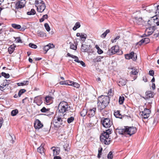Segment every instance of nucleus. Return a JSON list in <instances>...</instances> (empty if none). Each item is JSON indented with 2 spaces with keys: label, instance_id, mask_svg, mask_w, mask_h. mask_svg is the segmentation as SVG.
<instances>
[{
  "label": "nucleus",
  "instance_id": "1",
  "mask_svg": "<svg viewBox=\"0 0 159 159\" xmlns=\"http://www.w3.org/2000/svg\"><path fill=\"white\" fill-rule=\"evenodd\" d=\"M116 131L121 134H128L130 136L135 134L137 131V129L134 126H124V128L118 127L116 129Z\"/></svg>",
  "mask_w": 159,
  "mask_h": 159
},
{
  "label": "nucleus",
  "instance_id": "2",
  "mask_svg": "<svg viewBox=\"0 0 159 159\" xmlns=\"http://www.w3.org/2000/svg\"><path fill=\"white\" fill-rule=\"evenodd\" d=\"M110 98L108 96L101 95L98 99V106L100 111L108 105L110 102Z\"/></svg>",
  "mask_w": 159,
  "mask_h": 159
},
{
  "label": "nucleus",
  "instance_id": "3",
  "mask_svg": "<svg viewBox=\"0 0 159 159\" xmlns=\"http://www.w3.org/2000/svg\"><path fill=\"white\" fill-rule=\"evenodd\" d=\"M70 107L69 106L67 102L65 101H62L60 102L58 105V113H62V116H63L65 115L64 113L70 110Z\"/></svg>",
  "mask_w": 159,
  "mask_h": 159
},
{
  "label": "nucleus",
  "instance_id": "4",
  "mask_svg": "<svg viewBox=\"0 0 159 159\" xmlns=\"http://www.w3.org/2000/svg\"><path fill=\"white\" fill-rule=\"evenodd\" d=\"M35 5L37 11L39 12H43L46 8L45 4L42 0H36Z\"/></svg>",
  "mask_w": 159,
  "mask_h": 159
},
{
  "label": "nucleus",
  "instance_id": "5",
  "mask_svg": "<svg viewBox=\"0 0 159 159\" xmlns=\"http://www.w3.org/2000/svg\"><path fill=\"white\" fill-rule=\"evenodd\" d=\"M109 135L104 131L100 135V138L101 142L105 145H108L110 143L111 139Z\"/></svg>",
  "mask_w": 159,
  "mask_h": 159
},
{
  "label": "nucleus",
  "instance_id": "6",
  "mask_svg": "<svg viewBox=\"0 0 159 159\" xmlns=\"http://www.w3.org/2000/svg\"><path fill=\"white\" fill-rule=\"evenodd\" d=\"M101 122L103 126L106 128H110L113 124L112 120L109 118H102Z\"/></svg>",
  "mask_w": 159,
  "mask_h": 159
},
{
  "label": "nucleus",
  "instance_id": "7",
  "mask_svg": "<svg viewBox=\"0 0 159 159\" xmlns=\"http://www.w3.org/2000/svg\"><path fill=\"white\" fill-rule=\"evenodd\" d=\"M63 124L62 118L60 116L55 117L53 120V124L55 128L60 127Z\"/></svg>",
  "mask_w": 159,
  "mask_h": 159
},
{
  "label": "nucleus",
  "instance_id": "8",
  "mask_svg": "<svg viewBox=\"0 0 159 159\" xmlns=\"http://www.w3.org/2000/svg\"><path fill=\"white\" fill-rule=\"evenodd\" d=\"M119 50V47L118 46H115L112 47L109 49L107 52V54L109 55H111L117 53Z\"/></svg>",
  "mask_w": 159,
  "mask_h": 159
},
{
  "label": "nucleus",
  "instance_id": "9",
  "mask_svg": "<svg viewBox=\"0 0 159 159\" xmlns=\"http://www.w3.org/2000/svg\"><path fill=\"white\" fill-rule=\"evenodd\" d=\"M125 57L126 59L129 60L132 59L133 61H135L137 58L136 54L134 52H132L129 54H127L125 55Z\"/></svg>",
  "mask_w": 159,
  "mask_h": 159
},
{
  "label": "nucleus",
  "instance_id": "10",
  "mask_svg": "<svg viewBox=\"0 0 159 159\" xmlns=\"http://www.w3.org/2000/svg\"><path fill=\"white\" fill-rule=\"evenodd\" d=\"M25 3L26 2L25 0H21L19 1L16 4V8L18 9L23 8L25 6Z\"/></svg>",
  "mask_w": 159,
  "mask_h": 159
},
{
  "label": "nucleus",
  "instance_id": "11",
  "mask_svg": "<svg viewBox=\"0 0 159 159\" xmlns=\"http://www.w3.org/2000/svg\"><path fill=\"white\" fill-rule=\"evenodd\" d=\"M91 48L90 45H88L86 44H83L81 45V50L83 52H89L90 51V48Z\"/></svg>",
  "mask_w": 159,
  "mask_h": 159
},
{
  "label": "nucleus",
  "instance_id": "12",
  "mask_svg": "<svg viewBox=\"0 0 159 159\" xmlns=\"http://www.w3.org/2000/svg\"><path fill=\"white\" fill-rule=\"evenodd\" d=\"M142 115L143 116L144 119H146L148 118L151 113V111L147 108H145L143 111L142 112Z\"/></svg>",
  "mask_w": 159,
  "mask_h": 159
},
{
  "label": "nucleus",
  "instance_id": "13",
  "mask_svg": "<svg viewBox=\"0 0 159 159\" xmlns=\"http://www.w3.org/2000/svg\"><path fill=\"white\" fill-rule=\"evenodd\" d=\"M96 109L95 107L93 108L92 109H90L87 111V116L89 117H91L93 116L95 114V111Z\"/></svg>",
  "mask_w": 159,
  "mask_h": 159
},
{
  "label": "nucleus",
  "instance_id": "14",
  "mask_svg": "<svg viewBox=\"0 0 159 159\" xmlns=\"http://www.w3.org/2000/svg\"><path fill=\"white\" fill-rule=\"evenodd\" d=\"M43 125L41 122L38 119L35 120L34 123V127L35 129H39L43 126Z\"/></svg>",
  "mask_w": 159,
  "mask_h": 159
},
{
  "label": "nucleus",
  "instance_id": "15",
  "mask_svg": "<svg viewBox=\"0 0 159 159\" xmlns=\"http://www.w3.org/2000/svg\"><path fill=\"white\" fill-rule=\"evenodd\" d=\"M149 39L148 38H146L142 39L137 43V44L141 46L143 43H144L145 44H146L149 43Z\"/></svg>",
  "mask_w": 159,
  "mask_h": 159
},
{
  "label": "nucleus",
  "instance_id": "16",
  "mask_svg": "<svg viewBox=\"0 0 159 159\" xmlns=\"http://www.w3.org/2000/svg\"><path fill=\"white\" fill-rule=\"evenodd\" d=\"M50 110V109H46L45 107H43L40 110V111L42 112H47V114L46 115L49 116L52 115L53 114V112H49V111Z\"/></svg>",
  "mask_w": 159,
  "mask_h": 159
},
{
  "label": "nucleus",
  "instance_id": "17",
  "mask_svg": "<svg viewBox=\"0 0 159 159\" xmlns=\"http://www.w3.org/2000/svg\"><path fill=\"white\" fill-rule=\"evenodd\" d=\"M54 45L53 44H51V43H49L48 44L44 46L43 48V50L46 51L45 53H46L49 49L54 48Z\"/></svg>",
  "mask_w": 159,
  "mask_h": 159
},
{
  "label": "nucleus",
  "instance_id": "18",
  "mask_svg": "<svg viewBox=\"0 0 159 159\" xmlns=\"http://www.w3.org/2000/svg\"><path fill=\"white\" fill-rule=\"evenodd\" d=\"M52 149L53 152V156H56L59 154L60 152V149L59 148L55 147H52L51 148Z\"/></svg>",
  "mask_w": 159,
  "mask_h": 159
},
{
  "label": "nucleus",
  "instance_id": "19",
  "mask_svg": "<svg viewBox=\"0 0 159 159\" xmlns=\"http://www.w3.org/2000/svg\"><path fill=\"white\" fill-rule=\"evenodd\" d=\"M146 95L145 98L143 97L145 99L146 98L148 99L151 98H153L154 96V95L153 94L152 92L150 91H147L146 92Z\"/></svg>",
  "mask_w": 159,
  "mask_h": 159
},
{
  "label": "nucleus",
  "instance_id": "20",
  "mask_svg": "<svg viewBox=\"0 0 159 159\" xmlns=\"http://www.w3.org/2000/svg\"><path fill=\"white\" fill-rule=\"evenodd\" d=\"M44 144L43 143H42L40 145V146L38 148L37 152L41 154H42L44 152L43 147Z\"/></svg>",
  "mask_w": 159,
  "mask_h": 159
},
{
  "label": "nucleus",
  "instance_id": "21",
  "mask_svg": "<svg viewBox=\"0 0 159 159\" xmlns=\"http://www.w3.org/2000/svg\"><path fill=\"white\" fill-rule=\"evenodd\" d=\"M118 85L120 86H123L126 84V81L124 79H120L118 83Z\"/></svg>",
  "mask_w": 159,
  "mask_h": 159
},
{
  "label": "nucleus",
  "instance_id": "22",
  "mask_svg": "<svg viewBox=\"0 0 159 159\" xmlns=\"http://www.w3.org/2000/svg\"><path fill=\"white\" fill-rule=\"evenodd\" d=\"M16 46L14 44L11 45L8 48V51L9 54H11L14 51Z\"/></svg>",
  "mask_w": 159,
  "mask_h": 159
},
{
  "label": "nucleus",
  "instance_id": "23",
  "mask_svg": "<svg viewBox=\"0 0 159 159\" xmlns=\"http://www.w3.org/2000/svg\"><path fill=\"white\" fill-rule=\"evenodd\" d=\"M29 82L28 80L24 81L23 82L17 83V85L19 86H23L25 85H27L29 84Z\"/></svg>",
  "mask_w": 159,
  "mask_h": 159
},
{
  "label": "nucleus",
  "instance_id": "24",
  "mask_svg": "<svg viewBox=\"0 0 159 159\" xmlns=\"http://www.w3.org/2000/svg\"><path fill=\"white\" fill-rule=\"evenodd\" d=\"M114 115L116 118H121L122 115L120 113L119 111H116L114 112Z\"/></svg>",
  "mask_w": 159,
  "mask_h": 159
},
{
  "label": "nucleus",
  "instance_id": "25",
  "mask_svg": "<svg viewBox=\"0 0 159 159\" xmlns=\"http://www.w3.org/2000/svg\"><path fill=\"white\" fill-rule=\"evenodd\" d=\"M37 34L40 37H44L46 36V34L43 32L41 31H38L37 32Z\"/></svg>",
  "mask_w": 159,
  "mask_h": 159
},
{
  "label": "nucleus",
  "instance_id": "26",
  "mask_svg": "<svg viewBox=\"0 0 159 159\" xmlns=\"http://www.w3.org/2000/svg\"><path fill=\"white\" fill-rule=\"evenodd\" d=\"M7 84V83L4 82L1 84L0 86V89L1 91L4 90L6 88Z\"/></svg>",
  "mask_w": 159,
  "mask_h": 159
},
{
  "label": "nucleus",
  "instance_id": "27",
  "mask_svg": "<svg viewBox=\"0 0 159 159\" xmlns=\"http://www.w3.org/2000/svg\"><path fill=\"white\" fill-rule=\"evenodd\" d=\"M80 27V23L79 22H77L75 24V26L73 28L74 30H75L77 29Z\"/></svg>",
  "mask_w": 159,
  "mask_h": 159
},
{
  "label": "nucleus",
  "instance_id": "28",
  "mask_svg": "<svg viewBox=\"0 0 159 159\" xmlns=\"http://www.w3.org/2000/svg\"><path fill=\"white\" fill-rule=\"evenodd\" d=\"M110 30L109 29H107L106 31L103 33L101 36V38H104L106 36L107 34L110 32Z\"/></svg>",
  "mask_w": 159,
  "mask_h": 159
},
{
  "label": "nucleus",
  "instance_id": "29",
  "mask_svg": "<svg viewBox=\"0 0 159 159\" xmlns=\"http://www.w3.org/2000/svg\"><path fill=\"white\" fill-rule=\"evenodd\" d=\"M11 26L13 28L17 29H20L21 28V26L20 25L16 24H12Z\"/></svg>",
  "mask_w": 159,
  "mask_h": 159
},
{
  "label": "nucleus",
  "instance_id": "30",
  "mask_svg": "<svg viewBox=\"0 0 159 159\" xmlns=\"http://www.w3.org/2000/svg\"><path fill=\"white\" fill-rule=\"evenodd\" d=\"M18 113V110L17 109L14 110L12 111L11 112V115L12 116H14Z\"/></svg>",
  "mask_w": 159,
  "mask_h": 159
},
{
  "label": "nucleus",
  "instance_id": "31",
  "mask_svg": "<svg viewBox=\"0 0 159 159\" xmlns=\"http://www.w3.org/2000/svg\"><path fill=\"white\" fill-rule=\"evenodd\" d=\"M86 114H88L87 111L86 109H83L80 112L81 116H84Z\"/></svg>",
  "mask_w": 159,
  "mask_h": 159
},
{
  "label": "nucleus",
  "instance_id": "32",
  "mask_svg": "<svg viewBox=\"0 0 159 159\" xmlns=\"http://www.w3.org/2000/svg\"><path fill=\"white\" fill-rule=\"evenodd\" d=\"M46 102L47 103H49L50 102V101L52 100V97L48 96H47L45 98Z\"/></svg>",
  "mask_w": 159,
  "mask_h": 159
},
{
  "label": "nucleus",
  "instance_id": "33",
  "mask_svg": "<svg viewBox=\"0 0 159 159\" xmlns=\"http://www.w3.org/2000/svg\"><path fill=\"white\" fill-rule=\"evenodd\" d=\"M36 13V12L34 9H32L30 11H28L27 13V14L29 15H34Z\"/></svg>",
  "mask_w": 159,
  "mask_h": 159
},
{
  "label": "nucleus",
  "instance_id": "34",
  "mask_svg": "<svg viewBox=\"0 0 159 159\" xmlns=\"http://www.w3.org/2000/svg\"><path fill=\"white\" fill-rule=\"evenodd\" d=\"M26 91V90L24 89H20L18 93V96L20 97L23 93H25Z\"/></svg>",
  "mask_w": 159,
  "mask_h": 159
},
{
  "label": "nucleus",
  "instance_id": "35",
  "mask_svg": "<svg viewBox=\"0 0 159 159\" xmlns=\"http://www.w3.org/2000/svg\"><path fill=\"white\" fill-rule=\"evenodd\" d=\"M67 56L68 57L72 58L75 59V60H78L79 59L78 57L77 56L71 54L69 53H67Z\"/></svg>",
  "mask_w": 159,
  "mask_h": 159
},
{
  "label": "nucleus",
  "instance_id": "36",
  "mask_svg": "<svg viewBox=\"0 0 159 159\" xmlns=\"http://www.w3.org/2000/svg\"><path fill=\"white\" fill-rule=\"evenodd\" d=\"M70 49L74 50H76V49L77 48V46H76L71 42L70 43Z\"/></svg>",
  "mask_w": 159,
  "mask_h": 159
},
{
  "label": "nucleus",
  "instance_id": "37",
  "mask_svg": "<svg viewBox=\"0 0 159 159\" xmlns=\"http://www.w3.org/2000/svg\"><path fill=\"white\" fill-rule=\"evenodd\" d=\"M74 61L80 63V64L83 66L85 67V63L82 61H80L79 60H75Z\"/></svg>",
  "mask_w": 159,
  "mask_h": 159
},
{
  "label": "nucleus",
  "instance_id": "38",
  "mask_svg": "<svg viewBox=\"0 0 159 159\" xmlns=\"http://www.w3.org/2000/svg\"><path fill=\"white\" fill-rule=\"evenodd\" d=\"M125 98L124 97L120 96L119 99V102L120 104H121L124 102Z\"/></svg>",
  "mask_w": 159,
  "mask_h": 159
},
{
  "label": "nucleus",
  "instance_id": "39",
  "mask_svg": "<svg viewBox=\"0 0 159 159\" xmlns=\"http://www.w3.org/2000/svg\"><path fill=\"white\" fill-rule=\"evenodd\" d=\"M132 70L131 72V73L134 75H136L138 73V72L137 71V69H134L133 68H131Z\"/></svg>",
  "mask_w": 159,
  "mask_h": 159
},
{
  "label": "nucleus",
  "instance_id": "40",
  "mask_svg": "<svg viewBox=\"0 0 159 159\" xmlns=\"http://www.w3.org/2000/svg\"><path fill=\"white\" fill-rule=\"evenodd\" d=\"M142 19L141 18H139V20L137 19L136 18L135 20V22L137 24L139 25H141L142 23Z\"/></svg>",
  "mask_w": 159,
  "mask_h": 159
},
{
  "label": "nucleus",
  "instance_id": "41",
  "mask_svg": "<svg viewBox=\"0 0 159 159\" xmlns=\"http://www.w3.org/2000/svg\"><path fill=\"white\" fill-rule=\"evenodd\" d=\"M113 152L111 151H110L108 154L107 157L108 159H112L113 158Z\"/></svg>",
  "mask_w": 159,
  "mask_h": 159
},
{
  "label": "nucleus",
  "instance_id": "42",
  "mask_svg": "<svg viewBox=\"0 0 159 159\" xmlns=\"http://www.w3.org/2000/svg\"><path fill=\"white\" fill-rule=\"evenodd\" d=\"M1 75L2 76L4 77L5 78H8L10 77V75L9 74H7L4 72H2L1 73Z\"/></svg>",
  "mask_w": 159,
  "mask_h": 159
},
{
  "label": "nucleus",
  "instance_id": "43",
  "mask_svg": "<svg viewBox=\"0 0 159 159\" xmlns=\"http://www.w3.org/2000/svg\"><path fill=\"white\" fill-rule=\"evenodd\" d=\"M44 27L47 31L48 32L50 31V28L48 23H45L44 24Z\"/></svg>",
  "mask_w": 159,
  "mask_h": 159
},
{
  "label": "nucleus",
  "instance_id": "44",
  "mask_svg": "<svg viewBox=\"0 0 159 159\" xmlns=\"http://www.w3.org/2000/svg\"><path fill=\"white\" fill-rule=\"evenodd\" d=\"M74 120V118L73 117L71 116L70 118H68L67 120V122L70 124L73 122Z\"/></svg>",
  "mask_w": 159,
  "mask_h": 159
},
{
  "label": "nucleus",
  "instance_id": "45",
  "mask_svg": "<svg viewBox=\"0 0 159 159\" xmlns=\"http://www.w3.org/2000/svg\"><path fill=\"white\" fill-rule=\"evenodd\" d=\"M155 13L156 16L159 17V5L157 6V9L156 10Z\"/></svg>",
  "mask_w": 159,
  "mask_h": 159
},
{
  "label": "nucleus",
  "instance_id": "46",
  "mask_svg": "<svg viewBox=\"0 0 159 159\" xmlns=\"http://www.w3.org/2000/svg\"><path fill=\"white\" fill-rule=\"evenodd\" d=\"M29 46L30 47L34 49L36 48H37V46L36 45L32 43H29Z\"/></svg>",
  "mask_w": 159,
  "mask_h": 159
},
{
  "label": "nucleus",
  "instance_id": "47",
  "mask_svg": "<svg viewBox=\"0 0 159 159\" xmlns=\"http://www.w3.org/2000/svg\"><path fill=\"white\" fill-rule=\"evenodd\" d=\"M72 86H73L77 88H79L80 87V85L79 84L74 82H73V84Z\"/></svg>",
  "mask_w": 159,
  "mask_h": 159
},
{
  "label": "nucleus",
  "instance_id": "48",
  "mask_svg": "<svg viewBox=\"0 0 159 159\" xmlns=\"http://www.w3.org/2000/svg\"><path fill=\"white\" fill-rule=\"evenodd\" d=\"M86 37L87 35L86 34L81 33L80 38L81 40L82 39H83V40H85L86 39Z\"/></svg>",
  "mask_w": 159,
  "mask_h": 159
},
{
  "label": "nucleus",
  "instance_id": "49",
  "mask_svg": "<svg viewBox=\"0 0 159 159\" xmlns=\"http://www.w3.org/2000/svg\"><path fill=\"white\" fill-rule=\"evenodd\" d=\"M14 38L15 39V40H16V42L17 43H22V40H21L20 37H14Z\"/></svg>",
  "mask_w": 159,
  "mask_h": 159
},
{
  "label": "nucleus",
  "instance_id": "50",
  "mask_svg": "<svg viewBox=\"0 0 159 159\" xmlns=\"http://www.w3.org/2000/svg\"><path fill=\"white\" fill-rule=\"evenodd\" d=\"M64 148V149L65 151H68L69 149V147L68 145L67 144V143L66 144H65L63 146Z\"/></svg>",
  "mask_w": 159,
  "mask_h": 159
},
{
  "label": "nucleus",
  "instance_id": "51",
  "mask_svg": "<svg viewBox=\"0 0 159 159\" xmlns=\"http://www.w3.org/2000/svg\"><path fill=\"white\" fill-rule=\"evenodd\" d=\"M93 61L94 62H99L101 61V59L100 57L98 56L93 59Z\"/></svg>",
  "mask_w": 159,
  "mask_h": 159
},
{
  "label": "nucleus",
  "instance_id": "52",
  "mask_svg": "<svg viewBox=\"0 0 159 159\" xmlns=\"http://www.w3.org/2000/svg\"><path fill=\"white\" fill-rule=\"evenodd\" d=\"M59 84L61 85H67L68 84H67V80L66 81H61L59 82Z\"/></svg>",
  "mask_w": 159,
  "mask_h": 159
},
{
  "label": "nucleus",
  "instance_id": "53",
  "mask_svg": "<svg viewBox=\"0 0 159 159\" xmlns=\"http://www.w3.org/2000/svg\"><path fill=\"white\" fill-rule=\"evenodd\" d=\"M112 130L110 129H108L106 130V131H105V132L108 135L109 134H111V133Z\"/></svg>",
  "mask_w": 159,
  "mask_h": 159
},
{
  "label": "nucleus",
  "instance_id": "54",
  "mask_svg": "<svg viewBox=\"0 0 159 159\" xmlns=\"http://www.w3.org/2000/svg\"><path fill=\"white\" fill-rule=\"evenodd\" d=\"M102 148H101V150H98V158H100L101 157V155L102 154Z\"/></svg>",
  "mask_w": 159,
  "mask_h": 159
},
{
  "label": "nucleus",
  "instance_id": "55",
  "mask_svg": "<svg viewBox=\"0 0 159 159\" xmlns=\"http://www.w3.org/2000/svg\"><path fill=\"white\" fill-rule=\"evenodd\" d=\"M149 74L150 75L153 76L154 74V71L152 70H150L149 71Z\"/></svg>",
  "mask_w": 159,
  "mask_h": 159
},
{
  "label": "nucleus",
  "instance_id": "56",
  "mask_svg": "<svg viewBox=\"0 0 159 159\" xmlns=\"http://www.w3.org/2000/svg\"><path fill=\"white\" fill-rule=\"evenodd\" d=\"M73 82V81H71L69 80H67V82L68 83L67 84H67V85L72 86Z\"/></svg>",
  "mask_w": 159,
  "mask_h": 159
},
{
  "label": "nucleus",
  "instance_id": "57",
  "mask_svg": "<svg viewBox=\"0 0 159 159\" xmlns=\"http://www.w3.org/2000/svg\"><path fill=\"white\" fill-rule=\"evenodd\" d=\"M98 49V52L99 54H101L103 53V51L99 47H98V48H97Z\"/></svg>",
  "mask_w": 159,
  "mask_h": 159
},
{
  "label": "nucleus",
  "instance_id": "58",
  "mask_svg": "<svg viewBox=\"0 0 159 159\" xmlns=\"http://www.w3.org/2000/svg\"><path fill=\"white\" fill-rule=\"evenodd\" d=\"M108 94L109 96H112L113 95V93H112V90L111 89H110L108 91Z\"/></svg>",
  "mask_w": 159,
  "mask_h": 159
},
{
  "label": "nucleus",
  "instance_id": "59",
  "mask_svg": "<svg viewBox=\"0 0 159 159\" xmlns=\"http://www.w3.org/2000/svg\"><path fill=\"white\" fill-rule=\"evenodd\" d=\"M157 118H154V119L153 121V125H156L157 124Z\"/></svg>",
  "mask_w": 159,
  "mask_h": 159
},
{
  "label": "nucleus",
  "instance_id": "60",
  "mask_svg": "<svg viewBox=\"0 0 159 159\" xmlns=\"http://www.w3.org/2000/svg\"><path fill=\"white\" fill-rule=\"evenodd\" d=\"M143 80L144 82H147V79L146 76H143Z\"/></svg>",
  "mask_w": 159,
  "mask_h": 159
},
{
  "label": "nucleus",
  "instance_id": "61",
  "mask_svg": "<svg viewBox=\"0 0 159 159\" xmlns=\"http://www.w3.org/2000/svg\"><path fill=\"white\" fill-rule=\"evenodd\" d=\"M54 159H61V157L59 156H55L53 158Z\"/></svg>",
  "mask_w": 159,
  "mask_h": 159
},
{
  "label": "nucleus",
  "instance_id": "62",
  "mask_svg": "<svg viewBox=\"0 0 159 159\" xmlns=\"http://www.w3.org/2000/svg\"><path fill=\"white\" fill-rule=\"evenodd\" d=\"M42 17L45 20V19H47L48 18V16L47 14H45Z\"/></svg>",
  "mask_w": 159,
  "mask_h": 159
},
{
  "label": "nucleus",
  "instance_id": "63",
  "mask_svg": "<svg viewBox=\"0 0 159 159\" xmlns=\"http://www.w3.org/2000/svg\"><path fill=\"white\" fill-rule=\"evenodd\" d=\"M152 88L153 90H154L155 89V85L154 83L152 84Z\"/></svg>",
  "mask_w": 159,
  "mask_h": 159
},
{
  "label": "nucleus",
  "instance_id": "64",
  "mask_svg": "<svg viewBox=\"0 0 159 159\" xmlns=\"http://www.w3.org/2000/svg\"><path fill=\"white\" fill-rule=\"evenodd\" d=\"M10 81V80H7L6 79H5V80H4V82L6 83L7 84V86H8L9 85V82Z\"/></svg>",
  "mask_w": 159,
  "mask_h": 159
}]
</instances>
